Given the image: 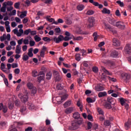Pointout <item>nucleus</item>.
Here are the masks:
<instances>
[{
  "mask_svg": "<svg viewBox=\"0 0 131 131\" xmlns=\"http://www.w3.org/2000/svg\"><path fill=\"white\" fill-rule=\"evenodd\" d=\"M8 6H13V3L11 1L4 2L3 4V6L0 9V12L6 13V11H7V7H8Z\"/></svg>",
  "mask_w": 131,
  "mask_h": 131,
  "instance_id": "1",
  "label": "nucleus"
},
{
  "mask_svg": "<svg viewBox=\"0 0 131 131\" xmlns=\"http://www.w3.org/2000/svg\"><path fill=\"white\" fill-rule=\"evenodd\" d=\"M88 28H93L95 25V19L94 17H89L86 24Z\"/></svg>",
  "mask_w": 131,
  "mask_h": 131,
  "instance_id": "2",
  "label": "nucleus"
},
{
  "mask_svg": "<svg viewBox=\"0 0 131 131\" xmlns=\"http://www.w3.org/2000/svg\"><path fill=\"white\" fill-rule=\"evenodd\" d=\"M121 78L125 82H128L131 78L130 74L123 73L121 75Z\"/></svg>",
  "mask_w": 131,
  "mask_h": 131,
  "instance_id": "3",
  "label": "nucleus"
},
{
  "mask_svg": "<svg viewBox=\"0 0 131 131\" xmlns=\"http://www.w3.org/2000/svg\"><path fill=\"white\" fill-rule=\"evenodd\" d=\"M18 97L19 99H20V101L21 102H23L24 103H26V102H27L28 101V94H27L26 95H23L22 93H19L18 94Z\"/></svg>",
  "mask_w": 131,
  "mask_h": 131,
  "instance_id": "4",
  "label": "nucleus"
},
{
  "mask_svg": "<svg viewBox=\"0 0 131 131\" xmlns=\"http://www.w3.org/2000/svg\"><path fill=\"white\" fill-rule=\"evenodd\" d=\"M79 128L78 124L75 121L72 123V125L69 127V129L70 130H75Z\"/></svg>",
  "mask_w": 131,
  "mask_h": 131,
  "instance_id": "5",
  "label": "nucleus"
},
{
  "mask_svg": "<svg viewBox=\"0 0 131 131\" xmlns=\"http://www.w3.org/2000/svg\"><path fill=\"white\" fill-rule=\"evenodd\" d=\"M63 36L62 35H60L58 36V37H54L53 38L54 41L56 42V43H59L60 41H62L63 40Z\"/></svg>",
  "mask_w": 131,
  "mask_h": 131,
  "instance_id": "6",
  "label": "nucleus"
},
{
  "mask_svg": "<svg viewBox=\"0 0 131 131\" xmlns=\"http://www.w3.org/2000/svg\"><path fill=\"white\" fill-rule=\"evenodd\" d=\"M115 26H116V27H118V28H120L121 29H124V28H125L124 24L121 21H118L116 23Z\"/></svg>",
  "mask_w": 131,
  "mask_h": 131,
  "instance_id": "7",
  "label": "nucleus"
},
{
  "mask_svg": "<svg viewBox=\"0 0 131 131\" xmlns=\"http://www.w3.org/2000/svg\"><path fill=\"white\" fill-rule=\"evenodd\" d=\"M109 120H105L104 121L103 124L104 126H110L111 125V122L112 120H113V118L110 117Z\"/></svg>",
  "mask_w": 131,
  "mask_h": 131,
  "instance_id": "8",
  "label": "nucleus"
},
{
  "mask_svg": "<svg viewBox=\"0 0 131 131\" xmlns=\"http://www.w3.org/2000/svg\"><path fill=\"white\" fill-rule=\"evenodd\" d=\"M67 97H68V94L64 95L62 97H58L56 98V101H57V103H58V104H61L63 102V99H66Z\"/></svg>",
  "mask_w": 131,
  "mask_h": 131,
  "instance_id": "9",
  "label": "nucleus"
},
{
  "mask_svg": "<svg viewBox=\"0 0 131 131\" xmlns=\"http://www.w3.org/2000/svg\"><path fill=\"white\" fill-rule=\"evenodd\" d=\"M53 75H54L55 77L56 81H60L61 80V77H60V75H59L58 71H54L53 72Z\"/></svg>",
  "mask_w": 131,
  "mask_h": 131,
  "instance_id": "10",
  "label": "nucleus"
},
{
  "mask_svg": "<svg viewBox=\"0 0 131 131\" xmlns=\"http://www.w3.org/2000/svg\"><path fill=\"white\" fill-rule=\"evenodd\" d=\"M118 56V52L116 50H113L111 52L110 54V57L111 58H116Z\"/></svg>",
  "mask_w": 131,
  "mask_h": 131,
  "instance_id": "11",
  "label": "nucleus"
},
{
  "mask_svg": "<svg viewBox=\"0 0 131 131\" xmlns=\"http://www.w3.org/2000/svg\"><path fill=\"white\" fill-rule=\"evenodd\" d=\"M95 91L97 92H102L105 90V88L103 86H101V84H98L97 86L95 87Z\"/></svg>",
  "mask_w": 131,
  "mask_h": 131,
  "instance_id": "12",
  "label": "nucleus"
},
{
  "mask_svg": "<svg viewBox=\"0 0 131 131\" xmlns=\"http://www.w3.org/2000/svg\"><path fill=\"white\" fill-rule=\"evenodd\" d=\"M124 52L126 54H130L131 53V47L129 44H127L124 48Z\"/></svg>",
  "mask_w": 131,
  "mask_h": 131,
  "instance_id": "13",
  "label": "nucleus"
},
{
  "mask_svg": "<svg viewBox=\"0 0 131 131\" xmlns=\"http://www.w3.org/2000/svg\"><path fill=\"white\" fill-rule=\"evenodd\" d=\"M31 39H32V38L30 36H28L26 38H25V39H23L24 40V45H29V42L30 41V40H31Z\"/></svg>",
  "mask_w": 131,
  "mask_h": 131,
  "instance_id": "14",
  "label": "nucleus"
},
{
  "mask_svg": "<svg viewBox=\"0 0 131 131\" xmlns=\"http://www.w3.org/2000/svg\"><path fill=\"white\" fill-rule=\"evenodd\" d=\"M107 101L110 104H112V105H114V104H115V99L112 97H107Z\"/></svg>",
  "mask_w": 131,
  "mask_h": 131,
  "instance_id": "15",
  "label": "nucleus"
},
{
  "mask_svg": "<svg viewBox=\"0 0 131 131\" xmlns=\"http://www.w3.org/2000/svg\"><path fill=\"white\" fill-rule=\"evenodd\" d=\"M113 43L115 47H119L120 46V42L115 38L113 39Z\"/></svg>",
  "mask_w": 131,
  "mask_h": 131,
  "instance_id": "16",
  "label": "nucleus"
},
{
  "mask_svg": "<svg viewBox=\"0 0 131 131\" xmlns=\"http://www.w3.org/2000/svg\"><path fill=\"white\" fill-rule=\"evenodd\" d=\"M73 111H74V107H68L66 108L65 111V113H66V114H70V113H72Z\"/></svg>",
  "mask_w": 131,
  "mask_h": 131,
  "instance_id": "17",
  "label": "nucleus"
},
{
  "mask_svg": "<svg viewBox=\"0 0 131 131\" xmlns=\"http://www.w3.org/2000/svg\"><path fill=\"white\" fill-rule=\"evenodd\" d=\"M73 117L74 119H79L80 118V114L78 112H76L73 114Z\"/></svg>",
  "mask_w": 131,
  "mask_h": 131,
  "instance_id": "18",
  "label": "nucleus"
},
{
  "mask_svg": "<svg viewBox=\"0 0 131 131\" xmlns=\"http://www.w3.org/2000/svg\"><path fill=\"white\" fill-rule=\"evenodd\" d=\"M107 96V92H99L98 94V96L99 98H102V97H106Z\"/></svg>",
  "mask_w": 131,
  "mask_h": 131,
  "instance_id": "19",
  "label": "nucleus"
},
{
  "mask_svg": "<svg viewBox=\"0 0 131 131\" xmlns=\"http://www.w3.org/2000/svg\"><path fill=\"white\" fill-rule=\"evenodd\" d=\"M77 106H78V107H79L80 112H82V110L83 108V105H82V103H81V102H80V101L79 100L77 101Z\"/></svg>",
  "mask_w": 131,
  "mask_h": 131,
  "instance_id": "20",
  "label": "nucleus"
},
{
  "mask_svg": "<svg viewBox=\"0 0 131 131\" xmlns=\"http://www.w3.org/2000/svg\"><path fill=\"white\" fill-rule=\"evenodd\" d=\"M21 46L17 45L15 49V54H21Z\"/></svg>",
  "mask_w": 131,
  "mask_h": 131,
  "instance_id": "21",
  "label": "nucleus"
},
{
  "mask_svg": "<svg viewBox=\"0 0 131 131\" xmlns=\"http://www.w3.org/2000/svg\"><path fill=\"white\" fill-rule=\"evenodd\" d=\"M105 29H107V30H110V31H112V32L115 33V31L112 29V28L109 25H105Z\"/></svg>",
  "mask_w": 131,
  "mask_h": 131,
  "instance_id": "22",
  "label": "nucleus"
},
{
  "mask_svg": "<svg viewBox=\"0 0 131 131\" xmlns=\"http://www.w3.org/2000/svg\"><path fill=\"white\" fill-rule=\"evenodd\" d=\"M59 23H60V24L64 23V20H63V19H62L61 18H59L57 20V21H54L52 23V24H55V25H58V24H59Z\"/></svg>",
  "mask_w": 131,
  "mask_h": 131,
  "instance_id": "23",
  "label": "nucleus"
},
{
  "mask_svg": "<svg viewBox=\"0 0 131 131\" xmlns=\"http://www.w3.org/2000/svg\"><path fill=\"white\" fill-rule=\"evenodd\" d=\"M102 14H107V15H110V10L107 9V8H103L102 10Z\"/></svg>",
  "mask_w": 131,
  "mask_h": 131,
  "instance_id": "24",
  "label": "nucleus"
},
{
  "mask_svg": "<svg viewBox=\"0 0 131 131\" xmlns=\"http://www.w3.org/2000/svg\"><path fill=\"white\" fill-rule=\"evenodd\" d=\"M72 37L73 40H81L82 39H83V37L80 36L75 37L74 36L72 35Z\"/></svg>",
  "mask_w": 131,
  "mask_h": 131,
  "instance_id": "25",
  "label": "nucleus"
},
{
  "mask_svg": "<svg viewBox=\"0 0 131 131\" xmlns=\"http://www.w3.org/2000/svg\"><path fill=\"white\" fill-rule=\"evenodd\" d=\"M86 101L88 103H94L96 102V98H87Z\"/></svg>",
  "mask_w": 131,
  "mask_h": 131,
  "instance_id": "26",
  "label": "nucleus"
},
{
  "mask_svg": "<svg viewBox=\"0 0 131 131\" xmlns=\"http://www.w3.org/2000/svg\"><path fill=\"white\" fill-rule=\"evenodd\" d=\"M33 51V48H31L28 50V55L29 57H33V53H32V52Z\"/></svg>",
  "mask_w": 131,
  "mask_h": 131,
  "instance_id": "27",
  "label": "nucleus"
},
{
  "mask_svg": "<svg viewBox=\"0 0 131 131\" xmlns=\"http://www.w3.org/2000/svg\"><path fill=\"white\" fill-rule=\"evenodd\" d=\"M51 16H46V20L47 21H48V22H50V23H52V22H54L55 20V19L53 18H51Z\"/></svg>",
  "mask_w": 131,
  "mask_h": 131,
  "instance_id": "28",
  "label": "nucleus"
},
{
  "mask_svg": "<svg viewBox=\"0 0 131 131\" xmlns=\"http://www.w3.org/2000/svg\"><path fill=\"white\" fill-rule=\"evenodd\" d=\"M20 111L22 114H26V106H21Z\"/></svg>",
  "mask_w": 131,
  "mask_h": 131,
  "instance_id": "29",
  "label": "nucleus"
},
{
  "mask_svg": "<svg viewBox=\"0 0 131 131\" xmlns=\"http://www.w3.org/2000/svg\"><path fill=\"white\" fill-rule=\"evenodd\" d=\"M75 121L78 124L79 126H80V125H81L83 122V119L80 118L78 120Z\"/></svg>",
  "mask_w": 131,
  "mask_h": 131,
  "instance_id": "30",
  "label": "nucleus"
},
{
  "mask_svg": "<svg viewBox=\"0 0 131 131\" xmlns=\"http://www.w3.org/2000/svg\"><path fill=\"white\" fill-rule=\"evenodd\" d=\"M27 15V11H25L21 12V14L20 15L19 17L21 19H23V18H24L25 17H26Z\"/></svg>",
  "mask_w": 131,
  "mask_h": 131,
  "instance_id": "31",
  "label": "nucleus"
},
{
  "mask_svg": "<svg viewBox=\"0 0 131 131\" xmlns=\"http://www.w3.org/2000/svg\"><path fill=\"white\" fill-rule=\"evenodd\" d=\"M77 9L78 11H82L83 9H84V5H79L77 7Z\"/></svg>",
  "mask_w": 131,
  "mask_h": 131,
  "instance_id": "32",
  "label": "nucleus"
},
{
  "mask_svg": "<svg viewBox=\"0 0 131 131\" xmlns=\"http://www.w3.org/2000/svg\"><path fill=\"white\" fill-rule=\"evenodd\" d=\"M34 38L36 42H38V41H40V40H41V38H40V37L38 36L37 35H36L34 37Z\"/></svg>",
  "mask_w": 131,
  "mask_h": 131,
  "instance_id": "33",
  "label": "nucleus"
},
{
  "mask_svg": "<svg viewBox=\"0 0 131 131\" xmlns=\"http://www.w3.org/2000/svg\"><path fill=\"white\" fill-rule=\"evenodd\" d=\"M46 78L48 80H50V79H51V78H52V72H49L47 73V74H46Z\"/></svg>",
  "mask_w": 131,
  "mask_h": 131,
  "instance_id": "34",
  "label": "nucleus"
},
{
  "mask_svg": "<svg viewBox=\"0 0 131 131\" xmlns=\"http://www.w3.org/2000/svg\"><path fill=\"white\" fill-rule=\"evenodd\" d=\"M23 33H24V31H23V29H20L19 30V31L17 32L16 35L17 36L20 37L21 36Z\"/></svg>",
  "mask_w": 131,
  "mask_h": 131,
  "instance_id": "35",
  "label": "nucleus"
},
{
  "mask_svg": "<svg viewBox=\"0 0 131 131\" xmlns=\"http://www.w3.org/2000/svg\"><path fill=\"white\" fill-rule=\"evenodd\" d=\"M3 35H5L4 36V38H5V40L7 39V40H8V41L11 40V34H8L6 35V34H4Z\"/></svg>",
  "mask_w": 131,
  "mask_h": 131,
  "instance_id": "36",
  "label": "nucleus"
},
{
  "mask_svg": "<svg viewBox=\"0 0 131 131\" xmlns=\"http://www.w3.org/2000/svg\"><path fill=\"white\" fill-rule=\"evenodd\" d=\"M104 107L106 109H111L112 108V106H111V103H108V102H106L104 104Z\"/></svg>",
  "mask_w": 131,
  "mask_h": 131,
  "instance_id": "37",
  "label": "nucleus"
},
{
  "mask_svg": "<svg viewBox=\"0 0 131 131\" xmlns=\"http://www.w3.org/2000/svg\"><path fill=\"white\" fill-rule=\"evenodd\" d=\"M55 35H58L59 33H61V29L60 28H56L55 29Z\"/></svg>",
  "mask_w": 131,
  "mask_h": 131,
  "instance_id": "38",
  "label": "nucleus"
},
{
  "mask_svg": "<svg viewBox=\"0 0 131 131\" xmlns=\"http://www.w3.org/2000/svg\"><path fill=\"white\" fill-rule=\"evenodd\" d=\"M71 105V101H68L65 102V103L63 104V106L64 108H66L67 107H69Z\"/></svg>",
  "mask_w": 131,
  "mask_h": 131,
  "instance_id": "39",
  "label": "nucleus"
},
{
  "mask_svg": "<svg viewBox=\"0 0 131 131\" xmlns=\"http://www.w3.org/2000/svg\"><path fill=\"white\" fill-rule=\"evenodd\" d=\"M124 126H125V129H128V128L130 127V122H126L125 123Z\"/></svg>",
  "mask_w": 131,
  "mask_h": 131,
  "instance_id": "40",
  "label": "nucleus"
},
{
  "mask_svg": "<svg viewBox=\"0 0 131 131\" xmlns=\"http://www.w3.org/2000/svg\"><path fill=\"white\" fill-rule=\"evenodd\" d=\"M108 22H109V23H110V24H112V25H114V26H115V24H116V22L115 21V20L114 19L110 18L108 20Z\"/></svg>",
  "mask_w": 131,
  "mask_h": 131,
  "instance_id": "41",
  "label": "nucleus"
},
{
  "mask_svg": "<svg viewBox=\"0 0 131 131\" xmlns=\"http://www.w3.org/2000/svg\"><path fill=\"white\" fill-rule=\"evenodd\" d=\"M89 3L91 4H93L94 6H95V7H98L99 6V3L98 2H94V0H89Z\"/></svg>",
  "mask_w": 131,
  "mask_h": 131,
  "instance_id": "42",
  "label": "nucleus"
},
{
  "mask_svg": "<svg viewBox=\"0 0 131 131\" xmlns=\"http://www.w3.org/2000/svg\"><path fill=\"white\" fill-rule=\"evenodd\" d=\"M27 86L29 90H31V89H32L33 88H34V86H33V84L30 82H28L27 84Z\"/></svg>",
  "mask_w": 131,
  "mask_h": 131,
  "instance_id": "43",
  "label": "nucleus"
},
{
  "mask_svg": "<svg viewBox=\"0 0 131 131\" xmlns=\"http://www.w3.org/2000/svg\"><path fill=\"white\" fill-rule=\"evenodd\" d=\"M93 36H94V41H97V39H98V33L97 32H95L93 34Z\"/></svg>",
  "mask_w": 131,
  "mask_h": 131,
  "instance_id": "44",
  "label": "nucleus"
},
{
  "mask_svg": "<svg viewBox=\"0 0 131 131\" xmlns=\"http://www.w3.org/2000/svg\"><path fill=\"white\" fill-rule=\"evenodd\" d=\"M31 94H32L33 95H35V93L37 92V90L36 88L35 87H33L32 89H31Z\"/></svg>",
  "mask_w": 131,
  "mask_h": 131,
  "instance_id": "45",
  "label": "nucleus"
},
{
  "mask_svg": "<svg viewBox=\"0 0 131 131\" xmlns=\"http://www.w3.org/2000/svg\"><path fill=\"white\" fill-rule=\"evenodd\" d=\"M97 111H98L99 114H100L101 115H104V112H103V110H102V108L98 107Z\"/></svg>",
  "mask_w": 131,
  "mask_h": 131,
  "instance_id": "46",
  "label": "nucleus"
},
{
  "mask_svg": "<svg viewBox=\"0 0 131 131\" xmlns=\"http://www.w3.org/2000/svg\"><path fill=\"white\" fill-rule=\"evenodd\" d=\"M37 79H38V81L39 82H40L41 80H43V79H45V76L39 75L38 76Z\"/></svg>",
  "mask_w": 131,
  "mask_h": 131,
  "instance_id": "47",
  "label": "nucleus"
},
{
  "mask_svg": "<svg viewBox=\"0 0 131 131\" xmlns=\"http://www.w3.org/2000/svg\"><path fill=\"white\" fill-rule=\"evenodd\" d=\"M120 102L121 105L122 106H123V105H124V104H125V101L124 98H120Z\"/></svg>",
  "mask_w": 131,
  "mask_h": 131,
  "instance_id": "48",
  "label": "nucleus"
},
{
  "mask_svg": "<svg viewBox=\"0 0 131 131\" xmlns=\"http://www.w3.org/2000/svg\"><path fill=\"white\" fill-rule=\"evenodd\" d=\"M6 9H7V12H11V11H12L14 8H13L12 6H7L6 7Z\"/></svg>",
  "mask_w": 131,
  "mask_h": 131,
  "instance_id": "49",
  "label": "nucleus"
},
{
  "mask_svg": "<svg viewBox=\"0 0 131 131\" xmlns=\"http://www.w3.org/2000/svg\"><path fill=\"white\" fill-rule=\"evenodd\" d=\"M29 43L30 47H34V46H35V42L34 40H32V39H31V40H30Z\"/></svg>",
  "mask_w": 131,
  "mask_h": 131,
  "instance_id": "50",
  "label": "nucleus"
},
{
  "mask_svg": "<svg viewBox=\"0 0 131 131\" xmlns=\"http://www.w3.org/2000/svg\"><path fill=\"white\" fill-rule=\"evenodd\" d=\"M66 24H67L68 25H71L72 24V21H71V20H70V19L69 18H67L66 20Z\"/></svg>",
  "mask_w": 131,
  "mask_h": 131,
  "instance_id": "51",
  "label": "nucleus"
},
{
  "mask_svg": "<svg viewBox=\"0 0 131 131\" xmlns=\"http://www.w3.org/2000/svg\"><path fill=\"white\" fill-rule=\"evenodd\" d=\"M88 129H91L93 127V123L91 122H89L87 123Z\"/></svg>",
  "mask_w": 131,
  "mask_h": 131,
  "instance_id": "52",
  "label": "nucleus"
},
{
  "mask_svg": "<svg viewBox=\"0 0 131 131\" xmlns=\"http://www.w3.org/2000/svg\"><path fill=\"white\" fill-rule=\"evenodd\" d=\"M71 38H72V37H69L68 36H65L64 37V36H63V38H62V40H64V41H68V40H70V39H71Z\"/></svg>",
  "mask_w": 131,
  "mask_h": 131,
  "instance_id": "53",
  "label": "nucleus"
},
{
  "mask_svg": "<svg viewBox=\"0 0 131 131\" xmlns=\"http://www.w3.org/2000/svg\"><path fill=\"white\" fill-rule=\"evenodd\" d=\"M8 107L10 110H12L14 108V103L12 102H9L8 103Z\"/></svg>",
  "mask_w": 131,
  "mask_h": 131,
  "instance_id": "54",
  "label": "nucleus"
},
{
  "mask_svg": "<svg viewBox=\"0 0 131 131\" xmlns=\"http://www.w3.org/2000/svg\"><path fill=\"white\" fill-rule=\"evenodd\" d=\"M17 13V11H16V10H12V11L9 14V16H15V15H16Z\"/></svg>",
  "mask_w": 131,
  "mask_h": 131,
  "instance_id": "55",
  "label": "nucleus"
},
{
  "mask_svg": "<svg viewBox=\"0 0 131 131\" xmlns=\"http://www.w3.org/2000/svg\"><path fill=\"white\" fill-rule=\"evenodd\" d=\"M23 42H24L23 38H22L17 40V43H18L17 46H21V45H22Z\"/></svg>",
  "mask_w": 131,
  "mask_h": 131,
  "instance_id": "56",
  "label": "nucleus"
},
{
  "mask_svg": "<svg viewBox=\"0 0 131 131\" xmlns=\"http://www.w3.org/2000/svg\"><path fill=\"white\" fill-rule=\"evenodd\" d=\"M75 59L76 61H80V54L78 53L76 55Z\"/></svg>",
  "mask_w": 131,
  "mask_h": 131,
  "instance_id": "57",
  "label": "nucleus"
},
{
  "mask_svg": "<svg viewBox=\"0 0 131 131\" xmlns=\"http://www.w3.org/2000/svg\"><path fill=\"white\" fill-rule=\"evenodd\" d=\"M19 7H20V2L15 3L14 4V8L17 9V10L19 9Z\"/></svg>",
  "mask_w": 131,
  "mask_h": 131,
  "instance_id": "58",
  "label": "nucleus"
},
{
  "mask_svg": "<svg viewBox=\"0 0 131 131\" xmlns=\"http://www.w3.org/2000/svg\"><path fill=\"white\" fill-rule=\"evenodd\" d=\"M117 4H118V5H119L120 7H123L124 6V4L123 3V2H122L120 1H117L116 2Z\"/></svg>",
  "mask_w": 131,
  "mask_h": 131,
  "instance_id": "59",
  "label": "nucleus"
},
{
  "mask_svg": "<svg viewBox=\"0 0 131 131\" xmlns=\"http://www.w3.org/2000/svg\"><path fill=\"white\" fill-rule=\"evenodd\" d=\"M31 32V29H29L28 30H26L24 31V34L25 35H28V34H29V33Z\"/></svg>",
  "mask_w": 131,
  "mask_h": 131,
  "instance_id": "60",
  "label": "nucleus"
},
{
  "mask_svg": "<svg viewBox=\"0 0 131 131\" xmlns=\"http://www.w3.org/2000/svg\"><path fill=\"white\" fill-rule=\"evenodd\" d=\"M2 109L3 112H4V113H6L7 111H8V107H7L6 105H4Z\"/></svg>",
  "mask_w": 131,
  "mask_h": 131,
  "instance_id": "61",
  "label": "nucleus"
},
{
  "mask_svg": "<svg viewBox=\"0 0 131 131\" xmlns=\"http://www.w3.org/2000/svg\"><path fill=\"white\" fill-rule=\"evenodd\" d=\"M42 40H44V41H51V38L48 37H44L42 38Z\"/></svg>",
  "mask_w": 131,
  "mask_h": 131,
  "instance_id": "62",
  "label": "nucleus"
},
{
  "mask_svg": "<svg viewBox=\"0 0 131 131\" xmlns=\"http://www.w3.org/2000/svg\"><path fill=\"white\" fill-rule=\"evenodd\" d=\"M29 108L30 110H32L34 108V105L32 103H29Z\"/></svg>",
  "mask_w": 131,
  "mask_h": 131,
  "instance_id": "63",
  "label": "nucleus"
},
{
  "mask_svg": "<svg viewBox=\"0 0 131 131\" xmlns=\"http://www.w3.org/2000/svg\"><path fill=\"white\" fill-rule=\"evenodd\" d=\"M86 14L89 15H93L94 14V11L93 10H89Z\"/></svg>",
  "mask_w": 131,
  "mask_h": 131,
  "instance_id": "64",
  "label": "nucleus"
}]
</instances>
